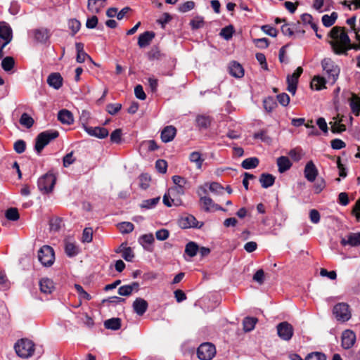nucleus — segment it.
<instances>
[{"label":"nucleus","mask_w":360,"mask_h":360,"mask_svg":"<svg viewBox=\"0 0 360 360\" xmlns=\"http://www.w3.org/2000/svg\"><path fill=\"white\" fill-rule=\"evenodd\" d=\"M328 36L330 38L329 44L334 53L338 55H347V51L351 49V41L345 27H333Z\"/></svg>","instance_id":"1"},{"label":"nucleus","mask_w":360,"mask_h":360,"mask_svg":"<svg viewBox=\"0 0 360 360\" xmlns=\"http://www.w3.org/2000/svg\"><path fill=\"white\" fill-rule=\"evenodd\" d=\"M58 136L59 133L56 130H47L39 134L36 138L34 146L37 153L39 154L46 145Z\"/></svg>","instance_id":"2"},{"label":"nucleus","mask_w":360,"mask_h":360,"mask_svg":"<svg viewBox=\"0 0 360 360\" xmlns=\"http://www.w3.org/2000/svg\"><path fill=\"white\" fill-rule=\"evenodd\" d=\"M14 349L18 356L27 359L33 355L34 344L28 339H21L15 344Z\"/></svg>","instance_id":"3"},{"label":"nucleus","mask_w":360,"mask_h":360,"mask_svg":"<svg viewBox=\"0 0 360 360\" xmlns=\"http://www.w3.org/2000/svg\"><path fill=\"white\" fill-rule=\"evenodd\" d=\"M321 66L323 70L328 76V81L334 83L337 80L340 72V69L338 65H337L331 59L324 58L321 61Z\"/></svg>","instance_id":"4"},{"label":"nucleus","mask_w":360,"mask_h":360,"mask_svg":"<svg viewBox=\"0 0 360 360\" xmlns=\"http://www.w3.org/2000/svg\"><path fill=\"white\" fill-rule=\"evenodd\" d=\"M38 259L45 266H51L55 259L53 249L49 245L41 247L38 251Z\"/></svg>","instance_id":"5"},{"label":"nucleus","mask_w":360,"mask_h":360,"mask_svg":"<svg viewBox=\"0 0 360 360\" xmlns=\"http://www.w3.org/2000/svg\"><path fill=\"white\" fill-rule=\"evenodd\" d=\"M56 181V178L52 173H46L40 177L37 184L39 189L44 193L52 191Z\"/></svg>","instance_id":"6"},{"label":"nucleus","mask_w":360,"mask_h":360,"mask_svg":"<svg viewBox=\"0 0 360 360\" xmlns=\"http://www.w3.org/2000/svg\"><path fill=\"white\" fill-rule=\"evenodd\" d=\"M216 354L214 345L210 342L201 344L197 350L198 357L200 360H211Z\"/></svg>","instance_id":"7"},{"label":"nucleus","mask_w":360,"mask_h":360,"mask_svg":"<svg viewBox=\"0 0 360 360\" xmlns=\"http://www.w3.org/2000/svg\"><path fill=\"white\" fill-rule=\"evenodd\" d=\"M333 312L338 321L345 322L351 318L349 306L344 302L335 304L333 307Z\"/></svg>","instance_id":"8"},{"label":"nucleus","mask_w":360,"mask_h":360,"mask_svg":"<svg viewBox=\"0 0 360 360\" xmlns=\"http://www.w3.org/2000/svg\"><path fill=\"white\" fill-rule=\"evenodd\" d=\"M278 337L285 341L290 340L294 334L292 326L287 321L278 323L276 326Z\"/></svg>","instance_id":"9"},{"label":"nucleus","mask_w":360,"mask_h":360,"mask_svg":"<svg viewBox=\"0 0 360 360\" xmlns=\"http://www.w3.org/2000/svg\"><path fill=\"white\" fill-rule=\"evenodd\" d=\"M178 223L181 229L201 228L203 225L202 222L200 223L193 215H186L181 217Z\"/></svg>","instance_id":"10"},{"label":"nucleus","mask_w":360,"mask_h":360,"mask_svg":"<svg viewBox=\"0 0 360 360\" xmlns=\"http://www.w3.org/2000/svg\"><path fill=\"white\" fill-rule=\"evenodd\" d=\"M356 342V334L352 330H345L342 334V347L349 349L353 347Z\"/></svg>","instance_id":"11"},{"label":"nucleus","mask_w":360,"mask_h":360,"mask_svg":"<svg viewBox=\"0 0 360 360\" xmlns=\"http://www.w3.org/2000/svg\"><path fill=\"white\" fill-rule=\"evenodd\" d=\"M83 128L85 131L91 136H95L99 139H104L108 136V129L103 127H92L83 124Z\"/></svg>","instance_id":"12"},{"label":"nucleus","mask_w":360,"mask_h":360,"mask_svg":"<svg viewBox=\"0 0 360 360\" xmlns=\"http://www.w3.org/2000/svg\"><path fill=\"white\" fill-rule=\"evenodd\" d=\"M0 38L3 39L4 44L8 45L12 40V29L10 25L5 22H0Z\"/></svg>","instance_id":"13"},{"label":"nucleus","mask_w":360,"mask_h":360,"mask_svg":"<svg viewBox=\"0 0 360 360\" xmlns=\"http://www.w3.org/2000/svg\"><path fill=\"white\" fill-rule=\"evenodd\" d=\"M318 169L314 163L311 160L309 161L304 167V177L309 182H314L318 175Z\"/></svg>","instance_id":"14"},{"label":"nucleus","mask_w":360,"mask_h":360,"mask_svg":"<svg viewBox=\"0 0 360 360\" xmlns=\"http://www.w3.org/2000/svg\"><path fill=\"white\" fill-rule=\"evenodd\" d=\"M340 243L343 246L356 247L360 245V232L349 233L346 238H342Z\"/></svg>","instance_id":"15"},{"label":"nucleus","mask_w":360,"mask_h":360,"mask_svg":"<svg viewBox=\"0 0 360 360\" xmlns=\"http://www.w3.org/2000/svg\"><path fill=\"white\" fill-rule=\"evenodd\" d=\"M132 307L137 315L143 316L148 309V304L144 299L138 297L134 301Z\"/></svg>","instance_id":"16"},{"label":"nucleus","mask_w":360,"mask_h":360,"mask_svg":"<svg viewBox=\"0 0 360 360\" xmlns=\"http://www.w3.org/2000/svg\"><path fill=\"white\" fill-rule=\"evenodd\" d=\"M200 201L202 204L203 209L206 212H210V211H212V210L225 211V209H224L219 205L215 204L214 202V201L212 200V198L210 197H207V196L203 197V198L202 197L200 199Z\"/></svg>","instance_id":"17"},{"label":"nucleus","mask_w":360,"mask_h":360,"mask_svg":"<svg viewBox=\"0 0 360 360\" xmlns=\"http://www.w3.org/2000/svg\"><path fill=\"white\" fill-rule=\"evenodd\" d=\"M155 37V33L152 31H146L141 34L138 39V45L140 48H145L150 45Z\"/></svg>","instance_id":"18"},{"label":"nucleus","mask_w":360,"mask_h":360,"mask_svg":"<svg viewBox=\"0 0 360 360\" xmlns=\"http://www.w3.org/2000/svg\"><path fill=\"white\" fill-rule=\"evenodd\" d=\"M176 134V129L174 127L169 125L163 129L161 132V139L165 143L172 141Z\"/></svg>","instance_id":"19"},{"label":"nucleus","mask_w":360,"mask_h":360,"mask_svg":"<svg viewBox=\"0 0 360 360\" xmlns=\"http://www.w3.org/2000/svg\"><path fill=\"white\" fill-rule=\"evenodd\" d=\"M58 120L62 124L67 125H70L74 122L72 113L67 109H62L58 112Z\"/></svg>","instance_id":"20"},{"label":"nucleus","mask_w":360,"mask_h":360,"mask_svg":"<svg viewBox=\"0 0 360 360\" xmlns=\"http://www.w3.org/2000/svg\"><path fill=\"white\" fill-rule=\"evenodd\" d=\"M33 33L35 40L41 44H45L50 38L49 30L46 28L34 30Z\"/></svg>","instance_id":"21"},{"label":"nucleus","mask_w":360,"mask_h":360,"mask_svg":"<svg viewBox=\"0 0 360 360\" xmlns=\"http://www.w3.org/2000/svg\"><path fill=\"white\" fill-rule=\"evenodd\" d=\"M189 188L186 187H180L178 186H174V187L169 188L167 192L163 196V203L165 205H169L167 202V197H169L170 195L177 194L178 195H182L185 193V191L188 190Z\"/></svg>","instance_id":"22"},{"label":"nucleus","mask_w":360,"mask_h":360,"mask_svg":"<svg viewBox=\"0 0 360 360\" xmlns=\"http://www.w3.org/2000/svg\"><path fill=\"white\" fill-rule=\"evenodd\" d=\"M47 83L55 89H58L63 84V78L59 73H51L48 77Z\"/></svg>","instance_id":"23"},{"label":"nucleus","mask_w":360,"mask_h":360,"mask_svg":"<svg viewBox=\"0 0 360 360\" xmlns=\"http://www.w3.org/2000/svg\"><path fill=\"white\" fill-rule=\"evenodd\" d=\"M39 287L41 292L44 294H50L54 289L53 282L48 278H44L40 280Z\"/></svg>","instance_id":"24"},{"label":"nucleus","mask_w":360,"mask_h":360,"mask_svg":"<svg viewBox=\"0 0 360 360\" xmlns=\"http://www.w3.org/2000/svg\"><path fill=\"white\" fill-rule=\"evenodd\" d=\"M229 69V73L236 78H240L244 75V70L242 65L236 61L230 63Z\"/></svg>","instance_id":"25"},{"label":"nucleus","mask_w":360,"mask_h":360,"mask_svg":"<svg viewBox=\"0 0 360 360\" xmlns=\"http://www.w3.org/2000/svg\"><path fill=\"white\" fill-rule=\"evenodd\" d=\"M277 165L278 172L283 173L291 167L292 163L288 157L281 156L277 159Z\"/></svg>","instance_id":"26"},{"label":"nucleus","mask_w":360,"mask_h":360,"mask_svg":"<svg viewBox=\"0 0 360 360\" xmlns=\"http://www.w3.org/2000/svg\"><path fill=\"white\" fill-rule=\"evenodd\" d=\"M212 121V118L205 115H198L195 119L197 126L203 129L208 128L210 126Z\"/></svg>","instance_id":"27"},{"label":"nucleus","mask_w":360,"mask_h":360,"mask_svg":"<svg viewBox=\"0 0 360 360\" xmlns=\"http://www.w3.org/2000/svg\"><path fill=\"white\" fill-rule=\"evenodd\" d=\"M275 181V177L270 174L263 173L259 177V182L263 188H267L271 186Z\"/></svg>","instance_id":"28"},{"label":"nucleus","mask_w":360,"mask_h":360,"mask_svg":"<svg viewBox=\"0 0 360 360\" xmlns=\"http://www.w3.org/2000/svg\"><path fill=\"white\" fill-rule=\"evenodd\" d=\"M326 79L321 76H315L311 82V87L317 91L326 88Z\"/></svg>","instance_id":"29"},{"label":"nucleus","mask_w":360,"mask_h":360,"mask_svg":"<svg viewBox=\"0 0 360 360\" xmlns=\"http://www.w3.org/2000/svg\"><path fill=\"white\" fill-rule=\"evenodd\" d=\"M104 326L107 329L117 330L121 327V319L119 318H112L104 322Z\"/></svg>","instance_id":"30"},{"label":"nucleus","mask_w":360,"mask_h":360,"mask_svg":"<svg viewBox=\"0 0 360 360\" xmlns=\"http://www.w3.org/2000/svg\"><path fill=\"white\" fill-rule=\"evenodd\" d=\"M333 120V122H330V124L331 125V131L333 133H340L346 130L345 125L341 123L342 119L334 117Z\"/></svg>","instance_id":"31"},{"label":"nucleus","mask_w":360,"mask_h":360,"mask_svg":"<svg viewBox=\"0 0 360 360\" xmlns=\"http://www.w3.org/2000/svg\"><path fill=\"white\" fill-rule=\"evenodd\" d=\"M65 251L68 257H72L79 253V249L75 243L68 241L65 243Z\"/></svg>","instance_id":"32"},{"label":"nucleus","mask_w":360,"mask_h":360,"mask_svg":"<svg viewBox=\"0 0 360 360\" xmlns=\"http://www.w3.org/2000/svg\"><path fill=\"white\" fill-rule=\"evenodd\" d=\"M338 16V15L336 12H333L330 15H323L321 19L323 25L326 27L332 26L335 22Z\"/></svg>","instance_id":"33"},{"label":"nucleus","mask_w":360,"mask_h":360,"mask_svg":"<svg viewBox=\"0 0 360 360\" xmlns=\"http://www.w3.org/2000/svg\"><path fill=\"white\" fill-rule=\"evenodd\" d=\"M257 319L254 317H245L243 321V329L245 332H250L255 328Z\"/></svg>","instance_id":"34"},{"label":"nucleus","mask_w":360,"mask_h":360,"mask_svg":"<svg viewBox=\"0 0 360 360\" xmlns=\"http://www.w3.org/2000/svg\"><path fill=\"white\" fill-rule=\"evenodd\" d=\"M19 122L22 126L26 127L27 129H30L33 126L34 120L27 113L24 112L22 114L19 120Z\"/></svg>","instance_id":"35"},{"label":"nucleus","mask_w":360,"mask_h":360,"mask_svg":"<svg viewBox=\"0 0 360 360\" xmlns=\"http://www.w3.org/2000/svg\"><path fill=\"white\" fill-rule=\"evenodd\" d=\"M259 162L257 158H249L242 162L241 166L245 169H250L257 167Z\"/></svg>","instance_id":"36"},{"label":"nucleus","mask_w":360,"mask_h":360,"mask_svg":"<svg viewBox=\"0 0 360 360\" xmlns=\"http://www.w3.org/2000/svg\"><path fill=\"white\" fill-rule=\"evenodd\" d=\"M189 160L195 164L197 169H201L204 159L202 158L201 154L199 152H192L189 155Z\"/></svg>","instance_id":"37"},{"label":"nucleus","mask_w":360,"mask_h":360,"mask_svg":"<svg viewBox=\"0 0 360 360\" xmlns=\"http://www.w3.org/2000/svg\"><path fill=\"white\" fill-rule=\"evenodd\" d=\"M199 247L195 242L191 241L188 243L185 248V253L187 254L189 257H193L197 255L198 252Z\"/></svg>","instance_id":"38"},{"label":"nucleus","mask_w":360,"mask_h":360,"mask_svg":"<svg viewBox=\"0 0 360 360\" xmlns=\"http://www.w3.org/2000/svg\"><path fill=\"white\" fill-rule=\"evenodd\" d=\"M15 65V61L13 57L7 56L1 61V68L6 72L11 70Z\"/></svg>","instance_id":"39"},{"label":"nucleus","mask_w":360,"mask_h":360,"mask_svg":"<svg viewBox=\"0 0 360 360\" xmlns=\"http://www.w3.org/2000/svg\"><path fill=\"white\" fill-rule=\"evenodd\" d=\"M288 91L294 95L296 92L298 79L291 75L287 77Z\"/></svg>","instance_id":"40"},{"label":"nucleus","mask_w":360,"mask_h":360,"mask_svg":"<svg viewBox=\"0 0 360 360\" xmlns=\"http://www.w3.org/2000/svg\"><path fill=\"white\" fill-rule=\"evenodd\" d=\"M117 227L122 233H129L134 230V226L131 222L124 221L118 224Z\"/></svg>","instance_id":"41"},{"label":"nucleus","mask_w":360,"mask_h":360,"mask_svg":"<svg viewBox=\"0 0 360 360\" xmlns=\"http://www.w3.org/2000/svg\"><path fill=\"white\" fill-rule=\"evenodd\" d=\"M172 181L175 184V186H178L180 187L190 188V185H189V183L187 181V179L181 176H178V175L173 176Z\"/></svg>","instance_id":"42"},{"label":"nucleus","mask_w":360,"mask_h":360,"mask_svg":"<svg viewBox=\"0 0 360 360\" xmlns=\"http://www.w3.org/2000/svg\"><path fill=\"white\" fill-rule=\"evenodd\" d=\"M68 27L70 30H71L72 33L71 35L74 36L80 29L81 23L79 20L77 19H70L68 20Z\"/></svg>","instance_id":"43"},{"label":"nucleus","mask_w":360,"mask_h":360,"mask_svg":"<svg viewBox=\"0 0 360 360\" xmlns=\"http://www.w3.org/2000/svg\"><path fill=\"white\" fill-rule=\"evenodd\" d=\"M160 201V198H154L148 200H145L142 202L141 207L146 209H151L156 206Z\"/></svg>","instance_id":"44"},{"label":"nucleus","mask_w":360,"mask_h":360,"mask_svg":"<svg viewBox=\"0 0 360 360\" xmlns=\"http://www.w3.org/2000/svg\"><path fill=\"white\" fill-rule=\"evenodd\" d=\"M208 188L212 193L217 195L221 194L224 189V187L217 182L208 184Z\"/></svg>","instance_id":"45"},{"label":"nucleus","mask_w":360,"mask_h":360,"mask_svg":"<svg viewBox=\"0 0 360 360\" xmlns=\"http://www.w3.org/2000/svg\"><path fill=\"white\" fill-rule=\"evenodd\" d=\"M6 217L11 221H16L19 219V213L16 208H9L6 212Z\"/></svg>","instance_id":"46"},{"label":"nucleus","mask_w":360,"mask_h":360,"mask_svg":"<svg viewBox=\"0 0 360 360\" xmlns=\"http://www.w3.org/2000/svg\"><path fill=\"white\" fill-rule=\"evenodd\" d=\"M122 108V105L120 103H109L106 105L107 112L114 115L117 114Z\"/></svg>","instance_id":"47"},{"label":"nucleus","mask_w":360,"mask_h":360,"mask_svg":"<svg viewBox=\"0 0 360 360\" xmlns=\"http://www.w3.org/2000/svg\"><path fill=\"white\" fill-rule=\"evenodd\" d=\"M75 288L76 289L77 292L79 294L80 299H83V300H91V295L84 290L82 286H81L79 284H75Z\"/></svg>","instance_id":"48"},{"label":"nucleus","mask_w":360,"mask_h":360,"mask_svg":"<svg viewBox=\"0 0 360 360\" xmlns=\"http://www.w3.org/2000/svg\"><path fill=\"white\" fill-rule=\"evenodd\" d=\"M195 7V3L193 1H188L182 4L179 6V11L181 13H186Z\"/></svg>","instance_id":"49"},{"label":"nucleus","mask_w":360,"mask_h":360,"mask_svg":"<svg viewBox=\"0 0 360 360\" xmlns=\"http://www.w3.org/2000/svg\"><path fill=\"white\" fill-rule=\"evenodd\" d=\"M93 238V230L91 228H85L82 233V242L90 243Z\"/></svg>","instance_id":"50"},{"label":"nucleus","mask_w":360,"mask_h":360,"mask_svg":"<svg viewBox=\"0 0 360 360\" xmlns=\"http://www.w3.org/2000/svg\"><path fill=\"white\" fill-rule=\"evenodd\" d=\"M305 360H326V356L323 353L316 352L309 354Z\"/></svg>","instance_id":"51"},{"label":"nucleus","mask_w":360,"mask_h":360,"mask_svg":"<svg viewBox=\"0 0 360 360\" xmlns=\"http://www.w3.org/2000/svg\"><path fill=\"white\" fill-rule=\"evenodd\" d=\"M233 27L231 25L227 26L221 30L220 35L228 40L233 36Z\"/></svg>","instance_id":"52"},{"label":"nucleus","mask_w":360,"mask_h":360,"mask_svg":"<svg viewBox=\"0 0 360 360\" xmlns=\"http://www.w3.org/2000/svg\"><path fill=\"white\" fill-rule=\"evenodd\" d=\"M13 148L17 153L21 154L25 150L26 143L23 140H18L14 143Z\"/></svg>","instance_id":"53"},{"label":"nucleus","mask_w":360,"mask_h":360,"mask_svg":"<svg viewBox=\"0 0 360 360\" xmlns=\"http://www.w3.org/2000/svg\"><path fill=\"white\" fill-rule=\"evenodd\" d=\"M122 129H117L114 130L110 134V141L113 143H119L121 142L122 139Z\"/></svg>","instance_id":"54"},{"label":"nucleus","mask_w":360,"mask_h":360,"mask_svg":"<svg viewBox=\"0 0 360 360\" xmlns=\"http://www.w3.org/2000/svg\"><path fill=\"white\" fill-rule=\"evenodd\" d=\"M155 167L159 172L165 174L167 172V162L164 160H158L155 162Z\"/></svg>","instance_id":"55"},{"label":"nucleus","mask_w":360,"mask_h":360,"mask_svg":"<svg viewBox=\"0 0 360 360\" xmlns=\"http://www.w3.org/2000/svg\"><path fill=\"white\" fill-rule=\"evenodd\" d=\"M350 107L352 112L358 115L360 111V101L356 98H353L350 101Z\"/></svg>","instance_id":"56"},{"label":"nucleus","mask_w":360,"mask_h":360,"mask_svg":"<svg viewBox=\"0 0 360 360\" xmlns=\"http://www.w3.org/2000/svg\"><path fill=\"white\" fill-rule=\"evenodd\" d=\"M262 30L266 34L275 37L277 36L278 31L276 29L269 25H265L262 27Z\"/></svg>","instance_id":"57"},{"label":"nucleus","mask_w":360,"mask_h":360,"mask_svg":"<svg viewBox=\"0 0 360 360\" xmlns=\"http://www.w3.org/2000/svg\"><path fill=\"white\" fill-rule=\"evenodd\" d=\"M179 195L177 194L170 195L169 197H167V202L169 205H166L167 207H172V205L178 206L181 204V200L179 198Z\"/></svg>","instance_id":"58"},{"label":"nucleus","mask_w":360,"mask_h":360,"mask_svg":"<svg viewBox=\"0 0 360 360\" xmlns=\"http://www.w3.org/2000/svg\"><path fill=\"white\" fill-rule=\"evenodd\" d=\"M134 94L136 97L140 100H145L146 98L143 86L141 84H138L135 86Z\"/></svg>","instance_id":"59"},{"label":"nucleus","mask_w":360,"mask_h":360,"mask_svg":"<svg viewBox=\"0 0 360 360\" xmlns=\"http://www.w3.org/2000/svg\"><path fill=\"white\" fill-rule=\"evenodd\" d=\"M169 232L167 229H162L155 233L156 238L159 240H165L168 238Z\"/></svg>","instance_id":"60"},{"label":"nucleus","mask_w":360,"mask_h":360,"mask_svg":"<svg viewBox=\"0 0 360 360\" xmlns=\"http://www.w3.org/2000/svg\"><path fill=\"white\" fill-rule=\"evenodd\" d=\"M193 29L196 30L202 27L204 25V20L201 17H196L190 22Z\"/></svg>","instance_id":"61"},{"label":"nucleus","mask_w":360,"mask_h":360,"mask_svg":"<svg viewBox=\"0 0 360 360\" xmlns=\"http://www.w3.org/2000/svg\"><path fill=\"white\" fill-rule=\"evenodd\" d=\"M277 100L283 106H287L290 102V97L287 94L282 93L277 96Z\"/></svg>","instance_id":"62"},{"label":"nucleus","mask_w":360,"mask_h":360,"mask_svg":"<svg viewBox=\"0 0 360 360\" xmlns=\"http://www.w3.org/2000/svg\"><path fill=\"white\" fill-rule=\"evenodd\" d=\"M154 236L152 233L142 235L139 238V242L141 244L146 243L150 245L154 242Z\"/></svg>","instance_id":"63"},{"label":"nucleus","mask_w":360,"mask_h":360,"mask_svg":"<svg viewBox=\"0 0 360 360\" xmlns=\"http://www.w3.org/2000/svg\"><path fill=\"white\" fill-rule=\"evenodd\" d=\"M253 280L259 284H262L264 281V272L262 269H259L253 276Z\"/></svg>","instance_id":"64"}]
</instances>
